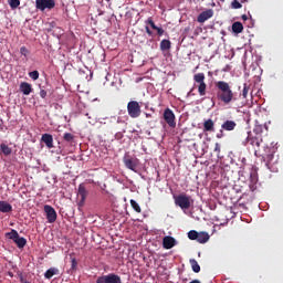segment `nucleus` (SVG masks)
Returning <instances> with one entry per match:
<instances>
[{"instance_id": "20e7f679", "label": "nucleus", "mask_w": 283, "mask_h": 283, "mask_svg": "<svg viewBox=\"0 0 283 283\" xmlns=\"http://www.w3.org/2000/svg\"><path fill=\"white\" fill-rule=\"evenodd\" d=\"M56 7V0H35V8L41 12L45 10H52Z\"/></svg>"}, {"instance_id": "f3484780", "label": "nucleus", "mask_w": 283, "mask_h": 283, "mask_svg": "<svg viewBox=\"0 0 283 283\" xmlns=\"http://www.w3.org/2000/svg\"><path fill=\"white\" fill-rule=\"evenodd\" d=\"M0 212L1 213L12 212V205H10L8 201H1L0 200Z\"/></svg>"}, {"instance_id": "c85d7f7f", "label": "nucleus", "mask_w": 283, "mask_h": 283, "mask_svg": "<svg viewBox=\"0 0 283 283\" xmlns=\"http://www.w3.org/2000/svg\"><path fill=\"white\" fill-rule=\"evenodd\" d=\"M9 6L12 10H17V8L21 6V0H9Z\"/></svg>"}, {"instance_id": "bb28decb", "label": "nucleus", "mask_w": 283, "mask_h": 283, "mask_svg": "<svg viewBox=\"0 0 283 283\" xmlns=\"http://www.w3.org/2000/svg\"><path fill=\"white\" fill-rule=\"evenodd\" d=\"M19 232L14 229H12L9 233H7V238H9V240H13V242L19 238Z\"/></svg>"}, {"instance_id": "a878e982", "label": "nucleus", "mask_w": 283, "mask_h": 283, "mask_svg": "<svg viewBox=\"0 0 283 283\" xmlns=\"http://www.w3.org/2000/svg\"><path fill=\"white\" fill-rule=\"evenodd\" d=\"M189 262L193 273H198L200 271V264H198V261H196V259H190Z\"/></svg>"}, {"instance_id": "dca6fc26", "label": "nucleus", "mask_w": 283, "mask_h": 283, "mask_svg": "<svg viewBox=\"0 0 283 283\" xmlns=\"http://www.w3.org/2000/svg\"><path fill=\"white\" fill-rule=\"evenodd\" d=\"M20 92H22L24 96H30V94H32V85L28 82H22L20 84Z\"/></svg>"}, {"instance_id": "de8ad7c7", "label": "nucleus", "mask_w": 283, "mask_h": 283, "mask_svg": "<svg viewBox=\"0 0 283 283\" xmlns=\"http://www.w3.org/2000/svg\"><path fill=\"white\" fill-rule=\"evenodd\" d=\"M222 136H224V134L222 130H220V134H217V138H222Z\"/></svg>"}, {"instance_id": "412c9836", "label": "nucleus", "mask_w": 283, "mask_h": 283, "mask_svg": "<svg viewBox=\"0 0 283 283\" xmlns=\"http://www.w3.org/2000/svg\"><path fill=\"white\" fill-rule=\"evenodd\" d=\"M197 242H199L200 244H205V243L209 242V233L199 232L198 237H197Z\"/></svg>"}, {"instance_id": "7c9ffc66", "label": "nucleus", "mask_w": 283, "mask_h": 283, "mask_svg": "<svg viewBox=\"0 0 283 283\" xmlns=\"http://www.w3.org/2000/svg\"><path fill=\"white\" fill-rule=\"evenodd\" d=\"M76 266H78V261H76V258L71 256V271H76Z\"/></svg>"}, {"instance_id": "8fccbe9b", "label": "nucleus", "mask_w": 283, "mask_h": 283, "mask_svg": "<svg viewBox=\"0 0 283 283\" xmlns=\"http://www.w3.org/2000/svg\"><path fill=\"white\" fill-rule=\"evenodd\" d=\"M250 189H251V191H255V186L253 184L250 185Z\"/></svg>"}, {"instance_id": "3c124183", "label": "nucleus", "mask_w": 283, "mask_h": 283, "mask_svg": "<svg viewBox=\"0 0 283 283\" xmlns=\"http://www.w3.org/2000/svg\"><path fill=\"white\" fill-rule=\"evenodd\" d=\"M190 283H200V281L199 280H193Z\"/></svg>"}, {"instance_id": "f704fd0d", "label": "nucleus", "mask_w": 283, "mask_h": 283, "mask_svg": "<svg viewBox=\"0 0 283 283\" xmlns=\"http://www.w3.org/2000/svg\"><path fill=\"white\" fill-rule=\"evenodd\" d=\"M249 90H250V87H249L247 84H244V85H243L242 93H241V96H242L243 98H247V96H249Z\"/></svg>"}, {"instance_id": "7ed1b4c3", "label": "nucleus", "mask_w": 283, "mask_h": 283, "mask_svg": "<svg viewBox=\"0 0 283 283\" xmlns=\"http://www.w3.org/2000/svg\"><path fill=\"white\" fill-rule=\"evenodd\" d=\"M261 158L266 167H271V163H273V158H275V148L265 146L264 153L261 154Z\"/></svg>"}, {"instance_id": "aec40b11", "label": "nucleus", "mask_w": 283, "mask_h": 283, "mask_svg": "<svg viewBox=\"0 0 283 283\" xmlns=\"http://www.w3.org/2000/svg\"><path fill=\"white\" fill-rule=\"evenodd\" d=\"M232 32H234V34H242V32H244V25H242V22H234L232 24Z\"/></svg>"}, {"instance_id": "1a4fd4ad", "label": "nucleus", "mask_w": 283, "mask_h": 283, "mask_svg": "<svg viewBox=\"0 0 283 283\" xmlns=\"http://www.w3.org/2000/svg\"><path fill=\"white\" fill-rule=\"evenodd\" d=\"M164 119L169 127H176V115L171 108H166L164 111Z\"/></svg>"}, {"instance_id": "864d4df0", "label": "nucleus", "mask_w": 283, "mask_h": 283, "mask_svg": "<svg viewBox=\"0 0 283 283\" xmlns=\"http://www.w3.org/2000/svg\"><path fill=\"white\" fill-rule=\"evenodd\" d=\"M220 1H224V0H220Z\"/></svg>"}, {"instance_id": "9b49d317", "label": "nucleus", "mask_w": 283, "mask_h": 283, "mask_svg": "<svg viewBox=\"0 0 283 283\" xmlns=\"http://www.w3.org/2000/svg\"><path fill=\"white\" fill-rule=\"evenodd\" d=\"M124 165L126 169H130V171H135L138 169V159L132 157H124Z\"/></svg>"}, {"instance_id": "423d86ee", "label": "nucleus", "mask_w": 283, "mask_h": 283, "mask_svg": "<svg viewBox=\"0 0 283 283\" xmlns=\"http://www.w3.org/2000/svg\"><path fill=\"white\" fill-rule=\"evenodd\" d=\"M175 205L180 207V209H190L191 207V197L187 195H179L175 197Z\"/></svg>"}, {"instance_id": "a19ab883", "label": "nucleus", "mask_w": 283, "mask_h": 283, "mask_svg": "<svg viewBox=\"0 0 283 283\" xmlns=\"http://www.w3.org/2000/svg\"><path fill=\"white\" fill-rule=\"evenodd\" d=\"M220 149H221L220 144H219V143H216V144H214V153H216V154H220Z\"/></svg>"}, {"instance_id": "603ef678", "label": "nucleus", "mask_w": 283, "mask_h": 283, "mask_svg": "<svg viewBox=\"0 0 283 283\" xmlns=\"http://www.w3.org/2000/svg\"><path fill=\"white\" fill-rule=\"evenodd\" d=\"M107 3H109V1H112V0H105Z\"/></svg>"}, {"instance_id": "4be33fe9", "label": "nucleus", "mask_w": 283, "mask_h": 283, "mask_svg": "<svg viewBox=\"0 0 283 283\" xmlns=\"http://www.w3.org/2000/svg\"><path fill=\"white\" fill-rule=\"evenodd\" d=\"M78 196L81 197L82 202H85V199L87 198V189L83 184L78 186Z\"/></svg>"}, {"instance_id": "393cba45", "label": "nucleus", "mask_w": 283, "mask_h": 283, "mask_svg": "<svg viewBox=\"0 0 283 283\" xmlns=\"http://www.w3.org/2000/svg\"><path fill=\"white\" fill-rule=\"evenodd\" d=\"M0 149L4 156H10V154H12V148H10L7 144H1Z\"/></svg>"}, {"instance_id": "a211bd4d", "label": "nucleus", "mask_w": 283, "mask_h": 283, "mask_svg": "<svg viewBox=\"0 0 283 283\" xmlns=\"http://www.w3.org/2000/svg\"><path fill=\"white\" fill-rule=\"evenodd\" d=\"M214 126L213 119H207L203 122V132H216Z\"/></svg>"}, {"instance_id": "72a5a7b5", "label": "nucleus", "mask_w": 283, "mask_h": 283, "mask_svg": "<svg viewBox=\"0 0 283 283\" xmlns=\"http://www.w3.org/2000/svg\"><path fill=\"white\" fill-rule=\"evenodd\" d=\"M30 78H32V81H39V71H32L29 73Z\"/></svg>"}, {"instance_id": "473e14b6", "label": "nucleus", "mask_w": 283, "mask_h": 283, "mask_svg": "<svg viewBox=\"0 0 283 283\" xmlns=\"http://www.w3.org/2000/svg\"><path fill=\"white\" fill-rule=\"evenodd\" d=\"M20 54H22V56L28 57V56H30V50H28V48H25V46H21Z\"/></svg>"}, {"instance_id": "4468645a", "label": "nucleus", "mask_w": 283, "mask_h": 283, "mask_svg": "<svg viewBox=\"0 0 283 283\" xmlns=\"http://www.w3.org/2000/svg\"><path fill=\"white\" fill-rule=\"evenodd\" d=\"M42 143L45 144V146L49 149H52V147H54V137L51 134H43L41 137Z\"/></svg>"}, {"instance_id": "37998d69", "label": "nucleus", "mask_w": 283, "mask_h": 283, "mask_svg": "<svg viewBox=\"0 0 283 283\" xmlns=\"http://www.w3.org/2000/svg\"><path fill=\"white\" fill-rule=\"evenodd\" d=\"M45 96H48V92L45 90H41L40 91V97L45 98Z\"/></svg>"}, {"instance_id": "09e8293b", "label": "nucleus", "mask_w": 283, "mask_h": 283, "mask_svg": "<svg viewBox=\"0 0 283 283\" xmlns=\"http://www.w3.org/2000/svg\"><path fill=\"white\" fill-rule=\"evenodd\" d=\"M86 182H88V185H94V179H87Z\"/></svg>"}, {"instance_id": "c756f323", "label": "nucleus", "mask_w": 283, "mask_h": 283, "mask_svg": "<svg viewBox=\"0 0 283 283\" xmlns=\"http://www.w3.org/2000/svg\"><path fill=\"white\" fill-rule=\"evenodd\" d=\"M198 231H196V230H190L189 232H188V238H189V240H198Z\"/></svg>"}, {"instance_id": "4c0bfd02", "label": "nucleus", "mask_w": 283, "mask_h": 283, "mask_svg": "<svg viewBox=\"0 0 283 283\" xmlns=\"http://www.w3.org/2000/svg\"><path fill=\"white\" fill-rule=\"evenodd\" d=\"M148 25H150V28H153V30H158V27L156 25V23L154 22V20L151 18H149L147 20Z\"/></svg>"}, {"instance_id": "39448f33", "label": "nucleus", "mask_w": 283, "mask_h": 283, "mask_svg": "<svg viewBox=\"0 0 283 283\" xmlns=\"http://www.w3.org/2000/svg\"><path fill=\"white\" fill-rule=\"evenodd\" d=\"M127 113L130 118H138L142 114L140 104L136 101H130L127 104Z\"/></svg>"}, {"instance_id": "9d476101", "label": "nucleus", "mask_w": 283, "mask_h": 283, "mask_svg": "<svg viewBox=\"0 0 283 283\" xmlns=\"http://www.w3.org/2000/svg\"><path fill=\"white\" fill-rule=\"evenodd\" d=\"M44 212L46 213V220L50 224L56 222V210H54L52 206H44Z\"/></svg>"}, {"instance_id": "c9c22d12", "label": "nucleus", "mask_w": 283, "mask_h": 283, "mask_svg": "<svg viewBox=\"0 0 283 283\" xmlns=\"http://www.w3.org/2000/svg\"><path fill=\"white\" fill-rule=\"evenodd\" d=\"M233 10H240V8H242V3H240V1L238 0H233L231 3Z\"/></svg>"}, {"instance_id": "a18cd8bd", "label": "nucleus", "mask_w": 283, "mask_h": 283, "mask_svg": "<svg viewBox=\"0 0 283 283\" xmlns=\"http://www.w3.org/2000/svg\"><path fill=\"white\" fill-rule=\"evenodd\" d=\"M146 33L149 35V36H153V32L151 30L149 29V27H146Z\"/></svg>"}, {"instance_id": "79ce46f5", "label": "nucleus", "mask_w": 283, "mask_h": 283, "mask_svg": "<svg viewBox=\"0 0 283 283\" xmlns=\"http://www.w3.org/2000/svg\"><path fill=\"white\" fill-rule=\"evenodd\" d=\"M86 116H87L88 123H90L91 125H94V123H96V120H94V119L92 118V116L90 115V113H86Z\"/></svg>"}, {"instance_id": "2eb2a0df", "label": "nucleus", "mask_w": 283, "mask_h": 283, "mask_svg": "<svg viewBox=\"0 0 283 283\" xmlns=\"http://www.w3.org/2000/svg\"><path fill=\"white\" fill-rule=\"evenodd\" d=\"M235 127H238V124L235 123V120H231V119H227L221 125V129H223L224 132H233Z\"/></svg>"}, {"instance_id": "6e6552de", "label": "nucleus", "mask_w": 283, "mask_h": 283, "mask_svg": "<svg viewBox=\"0 0 283 283\" xmlns=\"http://www.w3.org/2000/svg\"><path fill=\"white\" fill-rule=\"evenodd\" d=\"M248 143H250V145H252V147L254 148V155L255 156H258V151H260V147H262V145H264V140L262 139V135H256L254 137L249 138Z\"/></svg>"}, {"instance_id": "6ab92c4d", "label": "nucleus", "mask_w": 283, "mask_h": 283, "mask_svg": "<svg viewBox=\"0 0 283 283\" xmlns=\"http://www.w3.org/2000/svg\"><path fill=\"white\" fill-rule=\"evenodd\" d=\"M60 271L56 268H50L49 270H46V272L44 273V277L46 280H52V277H54V275H59Z\"/></svg>"}, {"instance_id": "f8f14e48", "label": "nucleus", "mask_w": 283, "mask_h": 283, "mask_svg": "<svg viewBox=\"0 0 283 283\" xmlns=\"http://www.w3.org/2000/svg\"><path fill=\"white\" fill-rule=\"evenodd\" d=\"M211 17H213V10L208 9L198 15L197 21L198 23H205V21H209Z\"/></svg>"}, {"instance_id": "b1692460", "label": "nucleus", "mask_w": 283, "mask_h": 283, "mask_svg": "<svg viewBox=\"0 0 283 283\" xmlns=\"http://www.w3.org/2000/svg\"><path fill=\"white\" fill-rule=\"evenodd\" d=\"M160 50H161V52H167V50H171V41L163 40L160 42Z\"/></svg>"}, {"instance_id": "5701e85b", "label": "nucleus", "mask_w": 283, "mask_h": 283, "mask_svg": "<svg viewBox=\"0 0 283 283\" xmlns=\"http://www.w3.org/2000/svg\"><path fill=\"white\" fill-rule=\"evenodd\" d=\"M13 242L14 244H17L18 249H23L25 244H28V240L21 235L18 239H15Z\"/></svg>"}, {"instance_id": "2f4dec72", "label": "nucleus", "mask_w": 283, "mask_h": 283, "mask_svg": "<svg viewBox=\"0 0 283 283\" xmlns=\"http://www.w3.org/2000/svg\"><path fill=\"white\" fill-rule=\"evenodd\" d=\"M63 139L66 143H72V140H74V135H72L71 133H65L64 136H63Z\"/></svg>"}, {"instance_id": "c03bdc74", "label": "nucleus", "mask_w": 283, "mask_h": 283, "mask_svg": "<svg viewBox=\"0 0 283 283\" xmlns=\"http://www.w3.org/2000/svg\"><path fill=\"white\" fill-rule=\"evenodd\" d=\"M20 282L21 283H29L28 279L25 276H23V274H20Z\"/></svg>"}, {"instance_id": "e433bc0d", "label": "nucleus", "mask_w": 283, "mask_h": 283, "mask_svg": "<svg viewBox=\"0 0 283 283\" xmlns=\"http://www.w3.org/2000/svg\"><path fill=\"white\" fill-rule=\"evenodd\" d=\"M250 180L252 185H255V182H258V175H255V172H251Z\"/></svg>"}, {"instance_id": "cd10ccee", "label": "nucleus", "mask_w": 283, "mask_h": 283, "mask_svg": "<svg viewBox=\"0 0 283 283\" xmlns=\"http://www.w3.org/2000/svg\"><path fill=\"white\" fill-rule=\"evenodd\" d=\"M130 206L134 209V211H136V213H140L143 211L138 202H136V200L134 199H130Z\"/></svg>"}, {"instance_id": "49530a36", "label": "nucleus", "mask_w": 283, "mask_h": 283, "mask_svg": "<svg viewBox=\"0 0 283 283\" xmlns=\"http://www.w3.org/2000/svg\"><path fill=\"white\" fill-rule=\"evenodd\" d=\"M241 19H242V21H249V15L243 14V15L241 17Z\"/></svg>"}, {"instance_id": "f257e3e1", "label": "nucleus", "mask_w": 283, "mask_h": 283, "mask_svg": "<svg viewBox=\"0 0 283 283\" xmlns=\"http://www.w3.org/2000/svg\"><path fill=\"white\" fill-rule=\"evenodd\" d=\"M217 87V99L223 105H231V103H235L238 98L231 88V85L224 81H219L216 83Z\"/></svg>"}, {"instance_id": "ddd939ff", "label": "nucleus", "mask_w": 283, "mask_h": 283, "mask_svg": "<svg viewBox=\"0 0 283 283\" xmlns=\"http://www.w3.org/2000/svg\"><path fill=\"white\" fill-rule=\"evenodd\" d=\"M176 245V239L171 235H167V237H164L163 239V247L164 249H174V247Z\"/></svg>"}, {"instance_id": "0eeeda50", "label": "nucleus", "mask_w": 283, "mask_h": 283, "mask_svg": "<svg viewBox=\"0 0 283 283\" xmlns=\"http://www.w3.org/2000/svg\"><path fill=\"white\" fill-rule=\"evenodd\" d=\"M96 283H123L120 276L115 273H109L107 275H102L97 277Z\"/></svg>"}, {"instance_id": "ea45409f", "label": "nucleus", "mask_w": 283, "mask_h": 283, "mask_svg": "<svg viewBox=\"0 0 283 283\" xmlns=\"http://www.w3.org/2000/svg\"><path fill=\"white\" fill-rule=\"evenodd\" d=\"M155 30L157 31L158 36H163V34H165V30L163 28L157 27Z\"/></svg>"}, {"instance_id": "58836bf2", "label": "nucleus", "mask_w": 283, "mask_h": 283, "mask_svg": "<svg viewBox=\"0 0 283 283\" xmlns=\"http://www.w3.org/2000/svg\"><path fill=\"white\" fill-rule=\"evenodd\" d=\"M254 132H255V134H256V136H262L260 133L262 132V126H255L254 127Z\"/></svg>"}, {"instance_id": "f03ea898", "label": "nucleus", "mask_w": 283, "mask_h": 283, "mask_svg": "<svg viewBox=\"0 0 283 283\" xmlns=\"http://www.w3.org/2000/svg\"><path fill=\"white\" fill-rule=\"evenodd\" d=\"M205 73H197L193 75V81L197 83L199 96H207V83L205 82Z\"/></svg>"}]
</instances>
